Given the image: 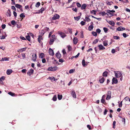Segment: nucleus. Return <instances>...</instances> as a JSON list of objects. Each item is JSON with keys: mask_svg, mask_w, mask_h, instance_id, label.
<instances>
[{"mask_svg": "<svg viewBox=\"0 0 130 130\" xmlns=\"http://www.w3.org/2000/svg\"><path fill=\"white\" fill-rule=\"evenodd\" d=\"M49 53L50 55L53 56L54 55V54L53 50L51 48H50L48 50Z\"/></svg>", "mask_w": 130, "mask_h": 130, "instance_id": "20e7f679", "label": "nucleus"}, {"mask_svg": "<svg viewBox=\"0 0 130 130\" xmlns=\"http://www.w3.org/2000/svg\"><path fill=\"white\" fill-rule=\"evenodd\" d=\"M87 7V5L85 4H82L81 6V9L82 10H83L84 9H85L86 7Z\"/></svg>", "mask_w": 130, "mask_h": 130, "instance_id": "2eb2a0df", "label": "nucleus"}, {"mask_svg": "<svg viewBox=\"0 0 130 130\" xmlns=\"http://www.w3.org/2000/svg\"><path fill=\"white\" fill-rule=\"evenodd\" d=\"M73 43L74 44H76L78 42V39L77 37H74L73 40Z\"/></svg>", "mask_w": 130, "mask_h": 130, "instance_id": "9d476101", "label": "nucleus"}, {"mask_svg": "<svg viewBox=\"0 0 130 130\" xmlns=\"http://www.w3.org/2000/svg\"><path fill=\"white\" fill-rule=\"evenodd\" d=\"M103 30L105 33H107L108 30V29L106 27H104L103 28Z\"/></svg>", "mask_w": 130, "mask_h": 130, "instance_id": "c9c22d12", "label": "nucleus"}, {"mask_svg": "<svg viewBox=\"0 0 130 130\" xmlns=\"http://www.w3.org/2000/svg\"><path fill=\"white\" fill-rule=\"evenodd\" d=\"M20 38L21 39L23 40H26V39L25 38L22 36H20Z\"/></svg>", "mask_w": 130, "mask_h": 130, "instance_id": "603ef678", "label": "nucleus"}, {"mask_svg": "<svg viewBox=\"0 0 130 130\" xmlns=\"http://www.w3.org/2000/svg\"><path fill=\"white\" fill-rule=\"evenodd\" d=\"M1 27L3 29H4L6 27V25L5 24H3L2 25Z\"/></svg>", "mask_w": 130, "mask_h": 130, "instance_id": "774afa93", "label": "nucleus"}, {"mask_svg": "<svg viewBox=\"0 0 130 130\" xmlns=\"http://www.w3.org/2000/svg\"><path fill=\"white\" fill-rule=\"evenodd\" d=\"M57 96L56 95H55L52 98L53 100L54 101H56L57 100Z\"/></svg>", "mask_w": 130, "mask_h": 130, "instance_id": "72a5a7b5", "label": "nucleus"}, {"mask_svg": "<svg viewBox=\"0 0 130 130\" xmlns=\"http://www.w3.org/2000/svg\"><path fill=\"white\" fill-rule=\"evenodd\" d=\"M71 94L72 97H73L74 98H76V95L75 93V92L73 90L72 91Z\"/></svg>", "mask_w": 130, "mask_h": 130, "instance_id": "423d86ee", "label": "nucleus"}, {"mask_svg": "<svg viewBox=\"0 0 130 130\" xmlns=\"http://www.w3.org/2000/svg\"><path fill=\"white\" fill-rule=\"evenodd\" d=\"M87 128H88L89 129H91V126L90 125H87Z\"/></svg>", "mask_w": 130, "mask_h": 130, "instance_id": "0e129e2a", "label": "nucleus"}, {"mask_svg": "<svg viewBox=\"0 0 130 130\" xmlns=\"http://www.w3.org/2000/svg\"><path fill=\"white\" fill-rule=\"evenodd\" d=\"M75 70L71 69L69 71V72L70 73H71L73 72Z\"/></svg>", "mask_w": 130, "mask_h": 130, "instance_id": "13d9d810", "label": "nucleus"}, {"mask_svg": "<svg viewBox=\"0 0 130 130\" xmlns=\"http://www.w3.org/2000/svg\"><path fill=\"white\" fill-rule=\"evenodd\" d=\"M108 11H109L110 12H112V13H114L115 12V11L113 10H107L106 11L107 12H108Z\"/></svg>", "mask_w": 130, "mask_h": 130, "instance_id": "6e6d98bb", "label": "nucleus"}, {"mask_svg": "<svg viewBox=\"0 0 130 130\" xmlns=\"http://www.w3.org/2000/svg\"><path fill=\"white\" fill-rule=\"evenodd\" d=\"M80 37L82 38H84L83 33L82 32H81Z\"/></svg>", "mask_w": 130, "mask_h": 130, "instance_id": "680f3d73", "label": "nucleus"}, {"mask_svg": "<svg viewBox=\"0 0 130 130\" xmlns=\"http://www.w3.org/2000/svg\"><path fill=\"white\" fill-rule=\"evenodd\" d=\"M116 121H114L113 122V128L114 129H115L116 127Z\"/></svg>", "mask_w": 130, "mask_h": 130, "instance_id": "ea45409f", "label": "nucleus"}, {"mask_svg": "<svg viewBox=\"0 0 130 130\" xmlns=\"http://www.w3.org/2000/svg\"><path fill=\"white\" fill-rule=\"evenodd\" d=\"M96 32L99 34L101 32V30L99 28L97 29L96 30Z\"/></svg>", "mask_w": 130, "mask_h": 130, "instance_id": "49530a36", "label": "nucleus"}, {"mask_svg": "<svg viewBox=\"0 0 130 130\" xmlns=\"http://www.w3.org/2000/svg\"><path fill=\"white\" fill-rule=\"evenodd\" d=\"M15 6L17 8L20 9L21 10V8H22V6L21 5L18 4H15Z\"/></svg>", "mask_w": 130, "mask_h": 130, "instance_id": "6ab92c4d", "label": "nucleus"}, {"mask_svg": "<svg viewBox=\"0 0 130 130\" xmlns=\"http://www.w3.org/2000/svg\"><path fill=\"white\" fill-rule=\"evenodd\" d=\"M32 60L34 61H36L37 59V55L36 54H34L32 55Z\"/></svg>", "mask_w": 130, "mask_h": 130, "instance_id": "9b49d317", "label": "nucleus"}, {"mask_svg": "<svg viewBox=\"0 0 130 130\" xmlns=\"http://www.w3.org/2000/svg\"><path fill=\"white\" fill-rule=\"evenodd\" d=\"M80 24L82 25H85V22H84L83 21H82L80 23Z\"/></svg>", "mask_w": 130, "mask_h": 130, "instance_id": "864d4df0", "label": "nucleus"}, {"mask_svg": "<svg viewBox=\"0 0 130 130\" xmlns=\"http://www.w3.org/2000/svg\"><path fill=\"white\" fill-rule=\"evenodd\" d=\"M13 14H14V17L15 18H16V17H17V13L15 11H13Z\"/></svg>", "mask_w": 130, "mask_h": 130, "instance_id": "bf43d9fd", "label": "nucleus"}, {"mask_svg": "<svg viewBox=\"0 0 130 130\" xmlns=\"http://www.w3.org/2000/svg\"><path fill=\"white\" fill-rule=\"evenodd\" d=\"M108 73L107 71H105L104 72L103 74V76L106 77L107 76Z\"/></svg>", "mask_w": 130, "mask_h": 130, "instance_id": "b1692460", "label": "nucleus"}, {"mask_svg": "<svg viewBox=\"0 0 130 130\" xmlns=\"http://www.w3.org/2000/svg\"><path fill=\"white\" fill-rule=\"evenodd\" d=\"M40 2H38L35 5V7H38L40 5Z\"/></svg>", "mask_w": 130, "mask_h": 130, "instance_id": "7c9ffc66", "label": "nucleus"}, {"mask_svg": "<svg viewBox=\"0 0 130 130\" xmlns=\"http://www.w3.org/2000/svg\"><path fill=\"white\" fill-rule=\"evenodd\" d=\"M20 17L21 18H25V15L24 14V13H22L20 15Z\"/></svg>", "mask_w": 130, "mask_h": 130, "instance_id": "c03bdc74", "label": "nucleus"}, {"mask_svg": "<svg viewBox=\"0 0 130 130\" xmlns=\"http://www.w3.org/2000/svg\"><path fill=\"white\" fill-rule=\"evenodd\" d=\"M52 39H54L55 40H56V37H55V35H52Z\"/></svg>", "mask_w": 130, "mask_h": 130, "instance_id": "e2e57ef3", "label": "nucleus"}, {"mask_svg": "<svg viewBox=\"0 0 130 130\" xmlns=\"http://www.w3.org/2000/svg\"><path fill=\"white\" fill-rule=\"evenodd\" d=\"M99 79V81L100 83H103L104 82L105 80V78L104 77H102V76L100 77Z\"/></svg>", "mask_w": 130, "mask_h": 130, "instance_id": "6e6552de", "label": "nucleus"}, {"mask_svg": "<svg viewBox=\"0 0 130 130\" xmlns=\"http://www.w3.org/2000/svg\"><path fill=\"white\" fill-rule=\"evenodd\" d=\"M9 94L11 95L12 96H15V94L13 93L12 92H9Z\"/></svg>", "mask_w": 130, "mask_h": 130, "instance_id": "c85d7f7f", "label": "nucleus"}, {"mask_svg": "<svg viewBox=\"0 0 130 130\" xmlns=\"http://www.w3.org/2000/svg\"><path fill=\"white\" fill-rule=\"evenodd\" d=\"M118 82V80L117 79L113 77L112 79V84H116Z\"/></svg>", "mask_w": 130, "mask_h": 130, "instance_id": "1a4fd4ad", "label": "nucleus"}, {"mask_svg": "<svg viewBox=\"0 0 130 130\" xmlns=\"http://www.w3.org/2000/svg\"><path fill=\"white\" fill-rule=\"evenodd\" d=\"M26 71V70L25 69L22 70L21 71L23 73H25Z\"/></svg>", "mask_w": 130, "mask_h": 130, "instance_id": "69168bd1", "label": "nucleus"}, {"mask_svg": "<svg viewBox=\"0 0 130 130\" xmlns=\"http://www.w3.org/2000/svg\"><path fill=\"white\" fill-rule=\"evenodd\" d=\"M62 97V95L58 94V98L59 100H60L61 99Z\"/></svg>", "mask_w": 130, "mask_h": 130, "instance_id": "cd10ccee", "label": "nucleus"}, {"mask_svg": "<svg viewBox=\"0 0 130 130\" xmlns=\"http://www.w3.org/2000/svg\"><path fill=\"white\" fill-rule=\"evenodd\" d=\"M76 5L78 7H81V5L78 2H77L76 3Z\"/></svg>", "mask_w": 130, "mask_h": 130, "instance_id": "de8ad7c7", "label": "nucleus"}, {"mask_svg": "<svg viewBox=\"0 0 130 130\" xmlns=\"http://www.w3.org/2000/svg\"><path fill=\"white\" fill-rule=\"evenodd\" d=\"M11 24L13 25H14L16 24V22L15 20H12L11 21Z\"/></svg>", "mask_w": 130, "mask_h": 130, "instance_id": "a19ab883", "label": "nucleus"}, {"mask_svg": "<svg viewBox=\"0 0 130 130\" xmlns=\"http://www.w3.org/2000/svg\"><path fill=\"white\" fill-rule=\"evenodd\" d=\"M8 58L7 57L3 58L1 60H0V61H3L4 60L7 61L8 60Z\"/></svg>", "mask_w": 130, "mask_h": 130, "instance_id": "a878e982", "label": "nucleus"}, {"mask_svg": "<svg viewBox=\"0 0 130 130\" xmlns=\"http://www.w3.org/2000/svg\"><path fill=\"white\" fill-rule=\"evenodd\" d=\"M93 12V14H94L95 15L96 14V11L95 10H93L91 11V12L92 13Z\"/></svg>", "mask_w": 130, "mask_h": 130, "instance_id": "338daca9", "label": "nucleus"}, {"mask_svg": "<svg viewBox=\"0 0 130 130\" xmlns=\"http://www.w3.org/2000/svg\"><path fill=\"white\" fill-rule=\"evenodd\" d=\"M26 39L29 41H30V37L28 35L27 36H26Z\"/></svg>", "mask_w": 130, "mask_h": 130, "instance_id": "e433bc0d", "label": "nucleus"}, {"mask_svg": "<svg viewBox=\"0 0 130 130\" xmlns=\"http://www.w3.org/2000/svg\"><path fill=\"white\" fill-rule=\"evenodd\" d=\"M107 21L109 24L112 25V26H113L115 24V23L113 21H107Z\"/></svg>", "mask_w": 130, "mask_h": 130, "instance_id": "a211bd4d", "label": "nucleus"}, {"mask_svg": "<svg viewBox=\"0 0 130 130\" xmlns=\"http://www.w3.org/2000/svg\"><path fill=\"white\" fill-rule=\"evenodd\" d=\"M111 92L110 91H109L108 92L107 94V96L106 98V100H108V96H111Z\"/></svg>", "mask_w": 130, "mask_h": 130, "instance_id": "412c9836", "label": "nucleus"}, {"mask_svg": "<svg viewBox=\"0 0 130 130\" xmlns=\"http://www.w3.org/2000/svg\"><path fill=\"white\" fill-rule=\"evenodd\" d=\"M59 62H63L64 61L62 58L60 59H59Z\"/></svg>", "mask_w": 130, "mask_h": 130, "instance_id": "8fccbe9b", "label": "nucleus"}, {"mask_svg": "<svg viewBox=\"0 0 130 130\" xmlns=\"http://www.w3.org/2000/svg\"><path fill=\"white\" fill-rule=\"evenodd\" d=\"M74 18L75 20L78 21L80 18V16H78L76 17H74Z\"/></svg>", "mask_w": 130, "mask_h": 130, "instance_id": "2f4dec72", "label": "nucleus"}, {"mask_svg": "<svg viewBox=\"0 0 130 130\" xmlns=\"http://www.w3.org/2000/svg\"><path fill=\"white\" fill-rule=\"evenodd\" d=\"M108 42V41L107 40H105V41H104L103 42V44L104 46H106L107 45H108L107 43Z\"/></svg>", "mask_w": 130, "mask_h": 130, "instance_id": "bb28decb", "label": "nucleus"}, {"mask_svg": "<svg viewBox=\"0 0 130 130\" xmlns=\"http://www.w3.org/2000/svg\"><path fill=\"white\" fill-rule=\"evenodd\" d=\"M58 34L61 36V37L62 38H64L66 36L65 34L64 33L60 32L58 33Z\"/></svg>", "mask_w": 130, "mask_h": 130, "instance_id": "f8f14e48", "label": "nucleus"}, {"mask_svg": "<svg viewBox=\"0 0 130 130\" xmlns=\"http://www.w3.org/2000/svg\"><path fill=\"white\" fill-rule=\"evenodd\" d=\"M85 19L86 20V21L88 22H89L91 21L90 19L87 17H85Z\"/></svg>", "mask_w": 130, "mask_h": 130, "instance_id": "58836bf2", "label": "nucleus"}, {"mask_svg": "<svg viewBox=\"0 0 130 130\" xmlns=\"http://www.w3.org/2000/svg\"><path fill=\"white\" fill-rule=\"evenodd\" d=\"M56 55L57 58L58 59H59L61 57V54L60 53L58 52L56 54Z\"/></svg>", "mask_w": 130, "mask_h": 130, "instance_id": "f3484780", "label": "nucleus"}, {"mask_svg": "<svg viewBox=\"0 0 130 130\" xmlns=\"http://www.w3.org/2000/svg\"><path fill=\"white\" fill-rule=\"evenodd\" d=\"M93 28V25H91L89 26L88 28L89 30L91 31L92 30Z\"/></svg>", "mask_w": 130, "mask_h": 130, "instance_id": "aec40b11", "label": "nucleus"}, {"mask_svg": "<svg viewBox=\"0 0 130 130\" xmlns=\"http://www.w3.org/2000/svg\"><path fill=\"white\" fill-rule=\"evenodd\" d=\"M98 47L100 50H104L105 48V47L102 44L99 45Z\"/></svg>", "mask_w": 130, "mask_h": 130, "instance_id": "4468645a", "label": "nucleus"}, {"mask_svg": "<svg viewBox=\"0 0 130 130\" xmlns=\"http://www.w3.org/2000/svg\"><path fill=\"white\" fill-rule=\"evenodd\" d=\"M26 49V48H23L20 49V51L21 52H23L25 51Z\"/></svg>", "mask_w": 130, "mask_h": 130, "instance_id": "79ce46f5", "label": "nucleus"}, {"mask_svg": "<svg viewBox=\"0 0 130 130\" xmlns=\"http://www.w3.org/2000/svg\"><path fill=\"white\" fill-rule=\"evenodd\" d=\"M55 40L53 39H51L49 42V44L51 45L53 44V42L55 41Z\"/></svg>", "mask_w": 130, "mask_h": 130, "instance_id": "4be33fe9", "label": "nucleus"}, {"mask_svg": "<svg viewBox=\"0 0 130 130\" xmlns=\"http://www.w3.org/2000/svg\"><path fill=\"white\" fill-rule=\"evenodd\" d=\"M53 31H50V32L49 35H48V37L49 38H50L52 34L53 33Z\"/></svg>", "mask_w": 130, "mask_h": 130, "instance_id": "052dcab7", "label": "nucleus"}, {"mask_svg": "<svg viewBox=\"0 0 130 130\" xmlns=\"http://www.w3.org/2000/svg\"><path fill=\"white\" fill-rule=\"evenodd\" d=\"M114 72L115 76H116L117 78L120 77L122 76V74L120 72H119V71H118L117 73L115 71Z\"/></svg>", "mask_w": 130, "mask_h": 130, "instance_id": "f03ea898", "label": "nucleus"}, {"mask_svg": "<svg viewBox=\"0 0 130 130\" xmlns=\"http://www.w3.org/2000/svg\"><path fill=\"white\" fill-rule=\"evenodd\" d=\"M92 35L94 36H96L97 35V34L96 33V32L95 31H92Z\"/></svg>", "mask_w": 130, "mask_h": 130, "instance_id": "f704fd0d", "label": "nucleus"}, {"mask_svg": "<svg viewBox=\"0 0 130 130\" xmlns=\"http://www.w3.org/2000/svg\"><path fill=\"white\" fill-rule=\"evenodd\" d=\"M82 64L83 66H85L86 64L85 63V61L84 59L82 60Z\"/></svg>", "mask_w": 130, "mask_h": 130, "instance_id": "37998d69", "label": "nucleus"}, {"mask_svg": "<svg viewBox=\"0 0 130 130\" xmlns=\"http://www.w3.org/2000/svg\"><path fill=\"white\" fill-rule=\"evenodd\" d=\"M98 41V40L97 39H95L93 42V44H95Z\"/></svg>", "mask_w": 130, "mask_h": 130, "instance_id": "473e14b6", "label": "nucleus"}, {"mask_svg": "<svg viewBox=\"0 0 130 130\" xmlns=\"http://www.w3.org/2000/svg\"><path fill=\"white\" fill-rule=\"evenodd\" d=\"M39 56L41 58H43L44 57V53H41L39 54Z\"/></svg>", "mask_w": 130, "mask_h": 130, "instance_id": "5701e85b", "label": "nucleus"}, {"mask_svg": "<svg viewBox=\"0 0 130 130\" xmlns=\"http://www.w3.org/2000/svg\"><path fill=\"white\" fill-rule=\"evenodd\" d=\"M117 30L118 31H121L125 30V28L122 26H120L117 28Z\"/></svg>", "mask_w": 130, "mask_h": 130, "instance_id": "0eeeda50", "label": "nucleus"}, {"mask_svg": "<svg viewBox=\"0 0 130 130\" xmlns=\"http://www.w3.org/2000/svg\"><path fill=\"white\" fill-rule=\"evenodd\" d=\"M5 78V77L4 76H2L1 78H0V83H1V82H2V80H4Z\"/></svg>", "mask_w": 130, "mask_h": 130, "instance_id": "c756f323", "label": "nucleus"}, {"mask_svg": "<svg viewBox=\"0 0 130 130\" xmlns=\"http://www.w3.org/2000/svg\"><path fill=\"white\" fill-rule=\"evenodd\" d=\"M101 102L102 103L105 104V101L102 98L101 100Z\"/></svg>", "mask_w": 130, "mask_h": 130, "instance_id": "09e8293b", "label": "nucleus"}, {"mask_svg": "<svg viewBox=\"0 0 130 130\" xmlns=\"http://www.w3.org/2000/svg\"><path fill=\"white\" fill-rule=\"evenodd\" d=\"M107 14H109V15H108V16L110 17H112L114 15H116V14H115L113 13H111L109 11H108V12H107Z\"/></svg>", "mask_w": 130, "mask_h": 130, "instance_id": "ddd939ff", "label": "nucleus"}, {"mask_svg": "<svg viewBox=\"0 0 130 130\" xmlns=\"http://www.w3.org/2000/svg\"><path fill=\"white\" fill-rule=\"evenodd\" d=\"M122 121L124 122V124H125V118H122Z\"/></svg>", "mask_w": 130, "mask_h": 130, "instance_id": "4d7b16f0", "label": "nucleus"}, {"mask_svg": "<svg viewBox=\"0 0 130 130\" xmlns=\"http://www.w3.org/2000/svg\"><path fill=\"white\" fill-rule=\"evenodd\" d=\"M100 14L102 15V16H104L106 14H107L108 15H109V14H107V12L106 13H105L104 11L102 12H101L100 13Z\"/></svg>", "mask_w": 130, "mask_h": 130, "instance_id": "393cba45", "label": "nucleus"}, {"mask_svg": "<svg viewBox=\"0 0 130 130\" xmlns=\"http://www.w3.org/2000/svg\"><path fill=\"white\" fill-rule=\"evenodd\" d=\"M59 15L57 14L54 15L52 18V19L53 20H55L59 19L60 18Z\"/></svg>", "mask_w": 130, "mask_h": 130, "instance_id": "7ed1b4c3", "label": "nucleus"}, {"mask_svg": "<svg viewBox=\"0 0 130 130\" xmlns=\"http://www.w3.org/2000/svg\"><path fill=\"white\" fill-rule=\"evenodd\" d=\"M44 8L42 7V8L40 10H39L38 12H36V13H42L43 11L44 10Z\"/></svg>", "mask_w": 130, "mask_h": 130, "instance_id": "dca6fc26", "label": "nucleus"}, {"mask_svg": "<svg viewBox=\"0 0 130 130\" xmlns=\"http://www.w3.org/2000/svg\"><path fill=\"white\" fill-rule=\"evenodd\" d=\"M42 40L41 39H40V38H39V37H38V40L39 42L42 45L43 44V43L41 42V40Z\"/></svg>", "mask_w": 130, "mask_h": 130, "instance_id": "4c0bfd02", "label": "nucleus"}, {"mask_svg": "<svg viewBox=\"0 0 130 130\" xmlns=\"http://www.w3.org/2000/svg\"><path fill=\"white\" fill-rule=\"evenodd\" d=\"M57 69V68L56 67H49L48 68V70L49 71H55Z\"/></svg>", "mask_w": 130, "mask_h": 130, "instance_id": "f257e3e1", "label": "nucleus"}, {"mask_svg": "<svg viewBox=\"0 0 130 130\" xmlns=\"http://www.w3.org/2000/svg\"><path fill=\"white\" fill-rule=\"evenodd\" d=\"M11 9H13L14 11H16V9L15 7L14 6H12L11 7Z\"/></svg>", "mask_w": 130, "mask_h": 130, "instance_id": "3c124183", "label": "nucleus"}, {"mask_svg": "<svg viewBox=\"0 0 130 130\" xmlns=\"http://www.w3.org/2000/svg\"><path fill=\"white\" fill-rule=\"evenodd\" d=\"M122 101H121L119 104V107H122Z\"/></svg>", "mask_w": 130, "mask_h": 130, "instance_id": "5fc2aeb1", "label": "nucleus"}, {"mask_svg": "<svg viewBox=\"0 0 130 130\" xmlns=\"http://www.w3.org/2000/svg\"><path fill=\"white\" fill-rule=\"evenodd\" d=\"M34 70L33 69H31L29 71H28L27 73V74L29 76L31 75V74L34 73Z\"/></svg>", "mask_w": 130, "mask_h": 130, "instance_id": "39448f33", "label": "nucleus"}, {"mask_svg": "<svg viewBox=\"0 0 130 130\" xmlns=\"http://www.w3.org/2000/svg\"><path fill=\"white\" fill-rule=\"evenodd\" d=\"M113 38L114 39L117 40L118 39L120 38V37H119L117 36H113Z\"/></svg>", "mask_w": 130, "mask_h": 130, "instance_id": "a18cd8bd", "label": "nucleus"}]
</instances>
